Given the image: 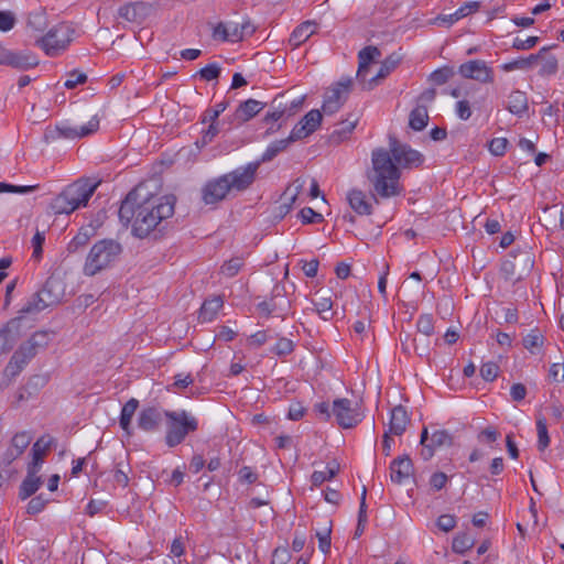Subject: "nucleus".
<instances>
[{
    "instance_id": "obj_48",
    "label": "nucleus",
    "mask_w": 564,
    "mask_h": 564,
    "mask_svg": "<svg viewBox=\"0 0 564 564\" xmlns=\"http://www.w3.org/2000/svg\"><path fill=\"white\" fill-rule=\"evenodd\" d=\"M455 70L451 66H444L436 70H434L430 75V80L435 85H444L446 84L452 77H454Z\"/></svg>"
},
{
    "instance_id": "obj_43",
    "label": "nucleus",
    "mask_w": 564,
    "mask_h": 564,
    "mask_svg": "<svg viewBox=\"0 0 564 564\" xmlns=\"http://www.w3.org/2000/svg\"><path fill=\"white\" fill-rule=\"evenodd\" d=\"M366 498H367V488H366V486H364L362 487V491H361V497H360L359 511H358V522H357V527H356V530H355V533H354V538L355 539L361 536V534L365 531V525H366V522H367V503H366Z\"/></svg>"
},
{
    "instance_id": "obj_35",
    "label": "nucleus",
    "mask_w": 564,
    "mask_h": 564,
    "mask_svg": "<svg viewBox=\"0 0 564 564\" xmlns=\"http://www.w3.org/2000/svg\"><path fill=\"white\" fill-rule=\"evenodd\" d=\"M290 144V140L288 139L276 140L268 145L259 160L250 162L249 164H257L258 171L262 163L272 161L279 153L286 150Z\"/></svg>"
},
{
    "instance_id": "obj_59",
    "label": "nucleus",
    "mask_w": 564,
    "mask_h": 564,
    "mask_svg": "<svg viewBox=\"0 0 564 564\" xmlns=\"http://www.w3.org/2000/svg\"><path fill=\"white\" fill-rule=\"evenodd\" d=\"M39 185L18 186L0 182V193L28 194L35 191Z\"/></svg>"
},
{
    "instance_id": "obj_60",
    "label": "nucleus",
    "mask_w": 564,
    "mask_h": 564,
    "mask_svg": "<svg viewBox=\"0 0 564 564\" xmlns=\"http://www.w3.org/2000/svg\"><path fill=\"white\" fill-rule=\"evenodd\" d=\"M219 133V129L217 124H209L206 130L203 131L202 138L196 141V145L198 148H204L216 138Z\"/></svg>"
},
{
    "instance_id": "obj_57",
    "label": "nucleus",
    "mask_w": 564,
    "mask_h": 564,
    "mask_svg": "<svg viewBox=\"0 0 564 564\" xmlns=\"http://www.w3.org/2000/svg\"><path fill=\"white\" fill-rule=\"evenodd\" d=\"M221 68L216 63H210L203 67L197 74L204 80L210 82L217 79L220 75Z\"/></svg>"
},
{
    "instance_id": "obj_25",
    "label": "nucleus",
    "mask_w": 564,
    "mask_h": 564,
    "mask_svg": "<svg viewBox=\"0 0 564 564\" xmlns=\"http://www.w3.org/2000/svg\"><path fill=\"white\" fill-rule=\"evenodd\" d=\"M213 39L221 42H239L241 41V32L238 31V23L219 22L213 29Z\"/></svg>"
},
{
    "instance_id": "obj_27",
    "label": "nucleus",
    "mask_w": 564,
    "mask_h": 564,
    "mask_svg": "<svg viewBox=\"0 0 564 564\" xmlns=\"http://www.w3.org/2000/svg\"><path fill=\"white\" fill-rule=\"evenodd\" d=\"M0 64L19 69H28L37 65V61L33 56L17 54L6 50V52H3V58H0Z\"/></svg>"
},
{
    "instance_id": "obj_10",
    "label": "nucleus",
    "mask_w": 564,
    "mask_h": 564,
    "mask_svg": "<svg viewBox=\"0 0 564 564\" xmlns=\"http://www.w3.org/2000/svg\"><path fill=\"white\" fill-rule=\"evenodd\" d=\"M74 30L65 23L51 29L41 40V45L50 56H56L73 41Z\"/></svg>"
},
{
    "instance_id": "obj_6",
    "label": "nucleus",
    "mask_w": 564,
    "mask_h": 564,
    "mask_svg": "<svg viewBox=\"0 0 564 564\" xmlns=\"http://www.w3.org/2000/svg\"><path fill=\"white\" fill-rule=\"evenodd\" d=\"M164 415L167 419L165 444L171 448L180 445L189 433L198 430V420L185 410L165 411Z\"/></svg>"
},
{
    "instance_id": "obj_33",
    "label": "nucleus",
    "mask_w": 564,
    "mask_h": 564,
    "mask_svg": "<svg viewBox=\"0 0 564 564\" xmlns=\"http://www.w3.org/2000/svg\"><path fill=\"white\" fill-rule=\"evenodd\" d=\"M223 305L224 300L220 295L205 300L199 310L198 319L203 323L214 321Z\"/></svg>"
},
{
    "instance_id": "obj_16",
    "label": "nucleus",
    "mask_w": 564,
    "mask_h": 564,
    "mask_svg": "<svg viewBox=\"0 0 564 564\" xmlns=\"http://www.w3.org/2000/svg\"><path fill=\"white\" fill-rule=\"evenodd\" d=\"M281 106V98H273L269 105V110L262 118V123L267 126V130L264 132L265 138L278 132L281 129L282 123L286 120Z\"/></svg>"
},
{
    "instance_id": "obj_2",
    "label": "nucleus",
    "mask_w": 564,
    "mask_h": 564,
    "mask_svg": "<svg viewBox=\"0 0 564 564\" xmlns=\"http://www.w3.org/2000/svg\"><path fill=\"white\" fill-rule=\"evenodd\" d=\"M366 175L372 188V198L377 204L379 198L388 199L399 196L404 189L400 182L401 171L384 148L372 150L371 167Z\"/></svg>"
},
{
    "instance_id": "obj_14",
    "label": "nucleus",
    "mask_w": 564,
    "mask_h": 564,
    "mask_svg": "<svg viewBox=\"0 0 564 564\" xmlns=\"http://www.w3.org/2000/svg\"><path fill=\"white\" fill-rule=\"evenodd\" d=\"M458 73L466 79H473L481 84L494 83V69L482 59H473L462 64Z\"/></svg>"
},
{
    "instance_id": "obj_49",
    "label": "nucleus",
    "mask_w": 564,
    "mask_h": 564,
    "mask_svg": "<svg viewBox=\"0 0 564 564\" xmlns=\"http://www.w3.org/2000/svg\"><path fill=\"white\" fill-rule=\"evenodd\" d=\"M541 61L542 66L539 72L541 76H551L557 72L558 63L557 58L554 55H551L547 52L546 54H544V56L541 57Z\"/></svg>"
},
{
    "instance_id": "obj_22",
    "label": "nucleus",
    "mask_w": 564,
    "mask_h": 564,
    "mask_svg": "<svg viewBox=\"0 0 564 564\" xmlns=\"http://www.w3.org/2000/svg\"><path fill=\"white\" fill-rule=\"evenodd\" d=\"M161 422L162 413L153 406L141 410L138 416V426L144 432L159 430Z\"/></svg>"
},
{
    "instance_id": "obj_31",
    "label": "nucleus",
    "mask_w": 564,
    "mask_h": 564,
    "mask_svg": "<svg viewBox=\"0 0 564 564\" xmlns=\"http://www.w3.org/2000/svg\"><path fill=\"white\" fill-rule=\"evenodd\" d=\"M42 486V479L37 476V471L28 470L26 477L20 485L19 488V498L21 500H25L33 496L39 488Z\"/></svg>"
},
{
    "instance_id": "obj_42",
    "label": "nucleus",
    "mask_w": 564,
    "mask_h": 564,
    "mask_svg": "<svg viewBox=\"0 0 564 564\" xmlns=\"http://www.w3.org/2000/svg\"><path fill=\"white\" fill-rule=\"evenodd\" d=\"M315 311L324 321H330L335 312L333 311V301L330 296H322L313 302Z\"/></svg>"
},
{
    "instance_id": "obj_1",
    "label": "nucleus",
    "mask_w": 564,
    "mask_h": 564,
    "mask_svg": "<svg viewBox=\"0 0 564 564\" xmlns=\"http://www.w3.org/2000/svg\"><path fill=\"white\" fill-rule=\"evenodd\" d=\"M175 202L173 195L152 196L140 200L138 191L132 189L120 205V223L126 227L131 224V232L137 238L152 236L158 239L166 229V219L174 215Z\"/></svg>"
},
{
    "instance_id": "obj_52",
    "label": "nucleus",
    "mask_w": 564,
    "mask_h": 564,
    "mask_svg": "<svg viewBox=\"0 0 564 564\" xmlns=\"http://www.w3.org/2000/svg\"><path fill=\"white\" fill-rule=\"evenodd\" d=\"M323 115L319 110L313 109L308 111L300 121L305 128L312 129V133L319 127Z\"/></svg>"
},
{
    "instance_id": "obj_44",
    "label": "nucleus",
    "mask_w": 564,
    "mask_h": 564,
    "mask_svg": "<svg viewBox=\"0 0 564 564\" xmlns=\"http://www.w3.org/2000/svg\"><path fill=\"white\" fill-rule=\"evenodd\" d=\"M275 98H281V108H283V115L286 119L294 116L303 106L304 96L288 100L284 94L278 95Z\"/></svg>"
},
{
    "instance_id": "obj_3",
    "label": "nucleus",
    "mask_w": 564,
    "mask_h": 564,
    "mask_svg": "<svg viewBox=\"0 0 564 564\" xmlns=\"http://www.w3.org/2000/svg\"><path fill=\"white\" fill-rule=\"evenodd\" d=\"M257 164H247L208 180L200 189L205 205H216L230 196L248 189L254 182Z\"/></svg>"
},
{
    "instance_id": "obj_4",
    "label": "nucleus",
    "mask_w": 564,
    "mask_h": 564,
    "mask_svg": "<svg viewBox=\"0 0 564 564\" xmlns=\"http://www.w3.org/2000/svg\"><path fill=\"white\" fill-rule=\"evenodd\" d=\"M122 246L115 239H101L90 248L83 268L86 276L96 274L112 267L122 253Z\"/></svg>"
},
{
    "instance_id": "obj_17",
    "label": "nucleus",
    "mask_w": 564,
    "mask_h": 564,
    "mask_svg": "<svg viewBox=\"0 0 564 564\" xmlns=\"http://www.w3.org/2000/svg\"><path fill=\"white\" fill-rule=\"evenodd\" d=\"M54 437L51 435H42L32 446V462L28 466V470L40 471L42 464L44 462V457L51 449V446L54 443Z\"/></svg>"
},
{
    "instance_id": "obj_53",
    "label": "nucleus",
    "mask_w": 564,
    "mask_h": 564,
    "mask_svg": "<svg viewBox=\"0 0 564 564\" xmlns=\"http://www.w3.org/2000/svg\"><path fill=\"white\" fill-rule=\"evenodd\" d=\"M48 503V499L44 497L43 494H40L35 497H33L26 507V513L30 516H35L40 512H42L46 505Z\"/></svg>"
},
{
    "instance_id": "obj_54",
    "label": "nucleus",
    "mask_w": 564,
    "mask_h": 564,
    "mask_svg": "<svg viewBox=\"0 0 564 564\" xmlns=\"http://www.w3.org/2000/svg\"><path fill=\"white\" fill-rule=\"evenodd\" d=\"M416 328L417 330L425 335L431 336L434 333V318L431 314H422L420 315L417 322H416Z\"/></svg>"
},
{
    "instance_id": "obj_45",
    "label": "nucleus",
    "mask_w": 564,
    "mask_h": 564,
    "mask_svg": "<svg viewBox=\"0 0 564 564\" xmlns=\"http://www.w3.org/2000/svg\"><path fill=\"white\" fill-rule=\"evenodd\" d=\"M26 365L28 364L25 362V359H22V356L15 351L4 368V375L8 378H14L23 370Z\"/></svg>"
},
{
    "instance_id": "obj_37",
    "label": "nucleus",
    "mask_w": 564,
    "mask_h": 564,
    "mask_svg": "<svg viewBox=\"0 0 564 564\" xmlns=\"http://www.w3.org/2000/svg\"><path fill=\"white\" fill-rule=\"evenodd\" d=\"M305 185V181L302 178H296L292 185H290L285 192L283 193L282 199L283 203L280 206L281 208H284V213H288L292 205L295 203L299 194L302 192L303 187Z\"/></svg>"
},
{
    "instance_id": "obj_39",
    "label": "nucleus",
    "mask_w": 564,
    "mask_h": 564,
    "mask_svg": "<svg viewBox=\"0 0 564 564\" xmlns=\"http://www.w3.org/2000/svg\"><path fill=\"white\" fill-rule=\"evenodd\" d=\"M427 121H429V115H427V109L425 106H417L416 108H414L411 111L410 118H409V126L413 130H415V131L423 130L426 127Z\"/></svg>"
},
{
    "instance_id": "obj_36",
    "label": "nucleus",
    "mask_w": 564,
    "mask_h": 564,
    "mask_svg": "<svg viewBox=\"0 0 564 564\" xmlns=\"http://www.w3.org/2000/svg\"><path fill=\"white\" fill-rule=\"evenodd\" d=\"M138 406L139 401L134 398H131L123 404L121 409L119 424L120 427L129 435L131 434V421L135 414V411L138 410Z\"/></svg>"
},
{
    "instance_id": "obj_19",
    "label": "nucleus",
    "mask_w": 564,
    "mask_h": 564,
    "mask_svg": "<svg viewBox=\"0 0 564 564\" xmlns=\"http://www.w3.org/2000/svg\"><path fill=\"white\" fill-rule=\"evenodd\" d=\"M413 463L408 455L393 459L390 464V478L395 484H403L413 475Z\"/></svg>"
},
{
    "instance_id": "obj_5",
    "label": "nucleus",
    "mask_w": 564,
    "mask_h": 564,
    "mask_svg": "<svg viewBox=\"0 0 564 564\" xmlns=\"http://www.w3.org/2000/svg\"><path fill=\"white\" fill-rule=\"evenodd\" d=\"M97 185L87 182H75L68 185L51 202L54 214H70L82 206H86Z\"/></svg>"
},
{
    "instance_id": "obj_64",
    "label": "nucleus",
    "mask_w": 564,
    "mask_h": 564,
    "mask_svg": "<svg viewBox=\"0 0 564 564\" xmlns=\"http://www.w3.org/2000/svg\"><path fill=\"white\" fill-rule=\"evenodd\" d=\"M436 525L444 532H449L456 527V517L453 514H442L436 521Z\"/></svg>"
},
{
    "instance_id": "obj_47",
    "label": "nucleus",
    "mask_w": 564,
    "mask_h": 564,
    "mask_svg": "<svg viewBox=\"0 0 564 564\" xmlns=\"http://www.w3.org/2000/svg\"><path fill=\"white\" fill-rule=\"evenodd\" d=\"M431 445L433 446V453L436 448L452 446L453 436L446 430H437L432 433Z\"/></svg>"
},
{
    "instance_id": "obj_38",
    "label": "nucleus",
    "mask_w": 564,
    "mask_h": 564,
    "mask_svg": "<svg viewBox=\"0 0 564 564\" xmlns=\"http://www.w3.org/2000/svg\"><path fill=\"white\" fill-rule=\"evenodd\" d=\"M94 235L91 227H82L77 235L69 241L67 250L69 253L77 252L80 248L85 247Z\"/></svg>"
},
{
    "instance_id": "obj_11",
    "label": "nucleus",
    "mask_w": 564,
    "mask_h": 564,
    "mask_svg": "<svg viewBox=\"0 0 564 564\" xmlns=\"http://www.w3.org/2000/svg\"><path fill=\"white\" fill-rule=\"evenodd\" d=\"M99 128V119L94 116L86 124L73 127L67 122L56 124L53 129H47L45 132L46 140H55L58 138L64 139H80L95 133Z\"/></svg>"
},
{
    "instance_id": "obj_20",
    "label": "nucleus",
    "mask_w": 564,
    "mask_h": 564,
    "mask_svg": "<svg viewBox=\"0 0 564 564\" xmlns=\"http://www.w3.org/2000/svg\"><path fill=\"white\" fill-rule=\"evenodd\" d=\"M20 324L19 318H13L0 330V354L13 347V344L20 336Z\"/></svg>"
},
{
    "instance_id": "obj_56",
    "label": "nucleus",
    "mask_w": 564,
    "mask_h": 564,
    "mask_svg": "<svg viewBox=\"0 0 564 564\" xmlns=\"http://www.w3.org/2000/svg\"><path fill=\"white\" fill-rule=\"evenodd\" d=\"M243 264L242 258L235 257L221 265V273L228 278L235 276Z\"/></svg>"
},
{
    "instance_id": "obj_55",
    "label": "nucleus",
    "mask_w": 564,
    "mask_h": 564,
    "mask_svg": "<svg viewBox=\"0 0 564 564\" xmlns=\"http://www.w3.org/2000/svg\"><path fill=\"white\" fill-rule=\"evenodd\" d=\"M294 350V343L285 337L279 338L276 344L271 348V352L276 356H288Z\"/></svg>"
},
{
    "instance_id": "obj_62",
    "label": "nucleus",
    "mask_w": 564,
    "mask_h": 564,
    "mask_svg": "<svg viewBox=\"0 0 564 564\" xmlns=\"http://www.w3.org/2000/svg\"><path fill=\"white\" fill-rule=\"evenodd\" d=\"M330 527L325 528L323 531L316 532L319 550L325 554H327L330 550Z\"/></svg>"
},
{
    "instance_id": "obj_63",
    "label": "nucleus",
    "mask_w": 564,
    "mask_h": 564,
    "mask_svg": "<svg viewBox=\"0 0 564 564\" xmlns=\"http://www.w3.org/2000/svg\"><path fill=\"white\" fill-rule=\"evenodd\" d=\"M299 216L301 217L303 224H313L323 220V216L311 207L302 208L299 213Z\"/></svg>"
},
{
    "instance_id": "obj_8",
    "label": "nucleus",
    "mask_w": 564,
    "mask_h": 564,
    "mask_svg": "<svg viewBox=\"0 0 564 564\" xmlns=\"http://www.w3.org/2000/svg\"><path fill=\"white\" fill-rule=\"evenodd\" d=\"M397 166L404 170L417 169L424 163V155L405 143H401L394 135H389L387 149Z\"/></svg>"
},
{
    "instance_id": "obj_50",
    "label": "nucleus",
    "mask_w": 564,
    "mask_h": 564,
    "mask_svg": "<svg viewBox=\"0 0 564 564\" xmlns=\"http://www.w3.org/2000/svg\"><path fill=\"white\" fill-rule=\"evenodd\" d=\"M536 431H538V448H539V451H544L550 445V436L547 433L546 421L544 417H539L536 420Z\"/></svg>"
},
{
    "instance_id": "obj_32",
    "label": "nucleus",
    "mask_w": 564,
    "mask_h": 564,
    "mask_svg": "<svg viewBox=\"0 0 564 564\" xmlns=\"http://www.w3.org/2000/svg\"><path fill=\"white\" fill-rule=\"evenodd\" d=\"M506 108L518 117H522L529 109L528 97L523 91L513 90L508 96Z\"/></svg>"
},
{
    "instance_id": "obj_30",
    "label": "nucleus",
    "mask_w": 564,
    "mask_h": 564,
    "mask_svg": "<svg viewBox=\"0 0 564 564\" xmlns=\"http://www.w3.org/2000/svg\"><path fill=\"white\" fill-rule=\"evenodd\" d=\"M358 123V117L349 115L347 119L337 123L335 130L330 134L332 142L340 143L349 138Z\"/></svg>"
},
{
    "instance_id": "obj_28",
    "label": "nucleus",
    "mask_w": 564,
    "mask_h": 564,
    "mask_svg": "<svg viewBox=\"0 0 564 564\" xmlns=\"http://www.w3.org/2000/svg\"><path fill=\"white\" fill-rule=\"evenodd\" d=\"M317 24L315 21H305L297 25L291 33L289 39L290 44L293 47H299L302 43L307 41L315 32Z\"/></svg>"
},
{
    "instance_id": "obj_34",
    "label": "nucleus",
    "mask_w": 564,
    "mask_h": 564,
    "mask_svg": "<svg viewBox=\"0 0 564 564\" xmlns=\"http://www.w3.org/2000/svg\"><path fill=\"white\" fill-rule=\"evenodd\" d=\"M32 437L28 432L17 433L11 440L12 448L7 452L8 463L10 464L19 457L30 445Z\"/></svg>"
},
{
    "instance_id": "obj_46",
    "label": "nucleus",
    "mask_w": 564,
    "mask_h": 564,
    "mask_svg": "<svg viewBox=\"0 0 564 564\" xmlns=\"http://www.w3.org/2000/svg\"><path fill=\"white\" fill-rule=\"evenodd\" d=\"M474 539L467 533H460L453 539L452 549L455 553L465 554L474 546Z\"/></svg>"
},
{
    "instance_id": "obj_7",
    "label": "nucleus",
    "mask_w": 564,
    "mask_h": 564,
    "mask_svg": "<svg viewBox=\"0 0 564 564\" xmlns=\"http://www.w3.org/2000/svg\"><path fill=\"white\" fill-rule=\"evenodd\" d=\"M534 265V258L528 250L510 252L501 263V273L506 280L518 282L523 280Z\"/></svg>"
},
{
    "instance_id": "obj_13",
    "label": "nucleus",
    "mask_w": 564,
    "mask_h": 564,
    "mask_svg": "<svg viewBox=\"0 0 564 564\" xmlns=\"http://www.w3.org/2000/svg\"><path fill=\"white\" fill-rule=\"evenodd\" d=\"M257 307L267 317L275 313L278 317L284 319L291 307V301L285 296V286L276 283L272 289L270 300L260 302Z\"/></svg>"
},
{
    "instance_id": "obj_23",
    "label": "nucleus",
    "mask_w": 564,
    "mask_h": 564,
    "mask_svg": "<svg viewBox=\"0 0 564 564\" xmlns=\"http://www.w3.org/2000/svg\"><path fill=\"white\" fill-rule=\"evenodd\" d=\"M264 107V102L250 98L237 107L234 117L240 123L247 122L262 111Z\"/></svg>"
},
{
    "instance_id": "obj_24",
    "label": "nucleus",
    "mask_w": 564,
    "mask_h": 564,
    "mask_svg": "<svg viewBox=\"0 0 564 564\" xmlns=\"http://www.w3.org/2000/svg\"><path fill=\"white\" fill-rule=\"evenodd\" d=\"M409 422L406 409L403 405H397L391 410L389 430L387 432L400 436L405 432Z\"/></svg>"
},
{
    "instance_id": "obj_15",
    "label": "nucleus",
    "mask_w": 564,
    "mask_h": 564,
    "mask_svg": "<svg viewBox=\"0 0 564 564\" xmlns=\"http://www.w3.org/2000/svg\"><path fill=\"white\" fill-rule=\"evenodd\" d=\"M152 13V6L147 2L126 3L119 8L118 14L128 22L141 24Z\"/></svg>"
},
{
    "instance_id": "obj_40",
    "label": "nucleus",
    "mask_w": 564,
    "mask_h": 564,
    "mask_svg": "<svg viewBox=\"0 0 564 564\" xmlns=\"http://www.w3.org/2000/svg\"><path fill=\"white\" fill-rule=\"evenodd\" d=\"M522 343L531 354H538L544 344V336L538 328H534L523 337Z\"/></svg>"
},
{
    "instance_id": "obj_9",
    "label": "nucleus",
    "mask_w": 564,
    "mask_h": 564,
    "mask_svg": "<svg viewBox=\"0 0 564 564\" xmlns=\"http://www.w3.org/2000/svg\"><path fill=\"white\" fill-rule=\"evenodd\" d=\"M333 415L343 429H352L364 420L360 404L347 398H338L333 402Z\"/></svg>"
},
{
    "instance_id": "obj_58",
    "label": "nucleus",
    "mask_w": 564,
    "mask_h": 564,
    "mask_svg": "<svg viewBox=\"0 0 564 564\" xmlns=\"http://www.w3.org/2000/svg\"><path fill=\"white\" fill-rule=\"evenodd\" d=\"M87 82V75L79 72V70H73L67 74V79L64 83V86L67 89H74L78 85L85 84Z\"/></svg>"
},
{
    "instance_id": "obj_51",
    "label": "nucleus",
    "mask_w": 564,
    "mask_h": 564,
    "mask_svg": "<svg viewBox=\"0 0 564 564\" xmlns=\"http://www.w3.org/2000/svg\"><path fill=\"white\" fill-rule=\"evenodd\" d=\"M42 299L43 297L41 296L40 292L35 293L31 300H29L28 303L20 310V313L34 314L48 307L46 304L42 303Z\"/></svg>"
},
{
    "instance_id": "obj_41",
    "label": "nucleus",
    "mask_w": 564,
    "mask_h": 564,
    "mask_svg": "<svg viewBox=\"0 0 564 564\" xmlns=\"http://www.w3.org/2000/svg\"><path fill=\"white\" fill-rule=\"evenodd\" d=\"M339 470V465L336 460L327 464L326 471H314L311 476V481L314 486H321L324 481L334 478Z\"/></svg>"
},
{
    "instance_id": "obj_29",
    "label": "nucleus",
    "mask_w": 564,
    "mask_h": 564,
    "mask_svg": "<svg viewBox=\"0 0 564 564\" xmlns=\"http://www.w3.org/2000/svg\"><path fill=\"white\" fill-rule=\"evenodd\" d=\"M400 61H401V58L395 54L388 56L381 63V66L378 70V73L367 82V84L364 86V88L372 89L378 84V82L380 79L386 78L392 70H394L397 68Z\"/></svg>"
},
{
    "instance_id": "obj_21",
    "label": "nucleus",
    "mask_w": 564,
    "mask_h": 564,
    "mask_svg": "<svg viewBox=\"0 0 564 564\" xmlns=\"http://www.w3.org/2000/svg\"><path fill=\"white\" fill-rule=\"evenodd\" d=\"M381 55V52L376 46H366L358 53L359 66L357 70V78L359 82L367 84V73L369 69V65Z\"/></svg>"
},
{
    "instance_id": "obj_18",
    "label": "nucleus",
    "mask_w": 564,
    "mask_h": 564,
    "mask_svg": "<svg viewBox=\"0 0 564 564\" xmlns=\"http://www.w3.org/2000/svg\"><path fill=\"white\" fill-rule=\"evenodd\" d=\"M39 292L43 297L41 300L42 303L46 304L48 307L57 305L64 297L62 282L55 276H50Z\"/></svg>"
},
{
    "instance_id": "obj_12",
    "label": "nucleus",
    "mask_w": 564,
    "mask_h": 564,
    "mask_svg": "<svg viewBox=\"0 0 564 564\" xmlns=\"http://www.w3.org/2000/svg\"><path fill=\"white\" fill-rule=\"evenodd\" d=\"M352 87V79L350 77L341 78L334 84L326 93L323 102V112L325 115H334L347 100Z\"/></svg>"
},
{
    "instance_id": "obj_61",
    "label": "nucleus",
    "mask_w": 564,
    "mask_h": 564,
    "mask_svg": "<svg viewBox=\"0 0 564 564\" xmlns=\"http://www.w3.org/2000/svg\"><path fill=\"white\" fill-rule=\"evenodd\" d=\"M498 372H499V367L496 362H492V361L485 362L480 367V376L486 381H494L497 378Z\"/></svg>"
},
{
    "instance_id": "obj_26",
    "label": "nucleus",
    "mask_w": 564,
    "mask_h": 564,
    "mask_svg": "<svg viewBox=\"0 0 564 564\" xmlns=\"http://www.w3.org/2000/svg\"><path fill=\"white\" fill-rule=\"evenodd\" d=\"M347 200L351 209L358 215L365 216L372 214V205L367 199L365 192L361 189L354 188L349 191L347 194Z\"/></svg>"
}]
</instances>
